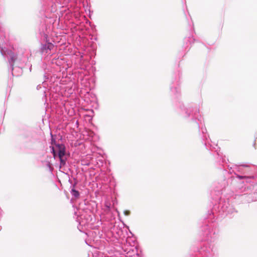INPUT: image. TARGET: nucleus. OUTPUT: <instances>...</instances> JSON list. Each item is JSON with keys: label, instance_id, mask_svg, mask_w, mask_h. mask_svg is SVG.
<instances>
[{"label": "nucleus", "instance_id": "nucleus-4", "mask_svg": "<svg viewBox=\"0 0 257 257\" xmlns=\"http://www.w3.org/2000/svg\"><path fill=\"white\" fill-rule=\"evenodd\" d=\"M52 152L53 154L54 157L55 158L56 156V154L55 151L53 147H52Z\"/></svg>", "mask_w": 257, "mask_h": 257}, {"label": "nucleus", "instance_id": "nucleus-3", "mask_svg": "<svg viewBox=\"0 0 257 257\" xmlns=\"http://www.w3.org/2000/svg\"><path fill=\"white\" fill-rule=\"evenodd\" d=\"M72 191L73 192V195L75 196H78L79 195V193L78 192V191H76L75 190H72Z\"/></svg>", "mask_w": 257, "mask_h": 257}, {"label": "nucleus", "instance_id": "nucleus-2", "mask_svg": "<svg viewBox=\"0 0 257 257\" xmlns=\"http://www.w3.org/2000/svg\"><path fill=\"white\" fill-rule=\"evenodd\" d=\"M60 161V165L64 166L65 164L66 159L64 157L59 158Z\"/></svg>", "mask_w": 257, "mask_h": 257}, {"label": "nucleus", "instance_id": "nucleus-1", "mask_svg": "<svg viewBox=\"0 0 257 257\" xmlns=\"http://www.w3.org/2000/svg\"><path fill=\"white\" fill-rule=\"evenodd\" d=\"M58 149L59 158L64 157L65 154V148L63 145H57L56 146Z\"/></svg>", "mask_w": 257, "mask_h": 257}]
</instances>
